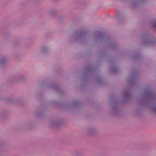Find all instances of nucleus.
Masks as SVG:
<instances>
[{
  "instance_id": "obj_1",
  "label": "nucleus",
  "mask_w": 156,
  "mask_h": 156,
  "mask_svg": "<svg viewBox=\"0 0 156 156\" xmlns=\"http://www.w3.org/2000/svg\"><path fill=\"white\" fill-rule=\"evenodd\" d=\"M84 37L82 33H78V31H75L70 36V40L73 42H77L82 40Z\"/></svg>"
},
{
  "instance_id": "obj_2",
  "label": "nucleus",
  "mask_w": 156,
  "mask_h": 156,
  "mask_svg": "<svg viewBox=\"0 0 156 156\" xmlns=\"http://www.w3.org/2000/svg\"><path fill=\"white\" fill-rule=\"evenodd\" d=\"M154 41L149 37L145 36L143 37V44L145 46L150 47L152 45Z\"/></svg>"
},
{
  "instance_id": "obj_6",
  "label": "nucleus",
  "mask_w": 156,
  "mask_h": 156,
  "mask_svg": "<svg viewBox=\"0 0 156 156\" xmlns=\"http://www.w3.org/2000/svg\"><path fill=\"white\" fill-rule=\"evenodd\" d=\"M43 55V54L41 53H39L37 54V55L38 57H42V55Z\"/></svg>"
},
{
  "instance_id": "obj_4",
  "label": "nucleus",
  "mask_w": 156,
  "mask_h": 156,
  "mask_svg": "<svg viewBox=\"0 0 156 156\" xmlns=\"http://www.w3.org/2000/svg\"><path fill=\"white\" fill-rule=\"evenodd\" d=\"M56 12V11L54 9H51L48 12V13L50 15H53L55 14Z\"/></svg>"
},
{
  "instance_id": "obj_7",
  "label": "nucleus",
  "mask_w": 156,
  "mask_h": 156,
  "mask_svg": "<svg viewBox=\"0 0 156 156\" xmlns=\"http://www.w3.org/2000/svg\"><path fill=\"white\" fill-rule=\"evenodd\" d=\"M153 25L156 27V21H154L153 23Z\"/></svg>"
},
{
  "instance_id": "obj_3",
  "label": "nucleus",
  "mask_w": 156,
  "mask_h": 156,
  "mask_svg": "<svg viewBox=\"0 0 156 156\" xmlns=\"http://www.w3.org/2000/svg\"><path fill=\"white\" fill-rule=\"evenodd\" d=\"M145 0H133L131 3V5L133 7H136L139 5L142 2Z\"/></svg>"
},
{
  "instance_id": "obj_5",
  "label": "nucleus",
  "mask_w": 156,
  "mask_h": 156,
  "mask_svg": "<svg viewBox=\"0 0 156 156\" xmlns=\"http://www.w3.org/2000/svg\"><path fill=\"white\" fill-rule=\"evenodd\" d=\"M49 47L48 46H44L42 47L41 48L42 50L43 51L46 52L48 51Z\"/></svg>"
}]
</instances>
